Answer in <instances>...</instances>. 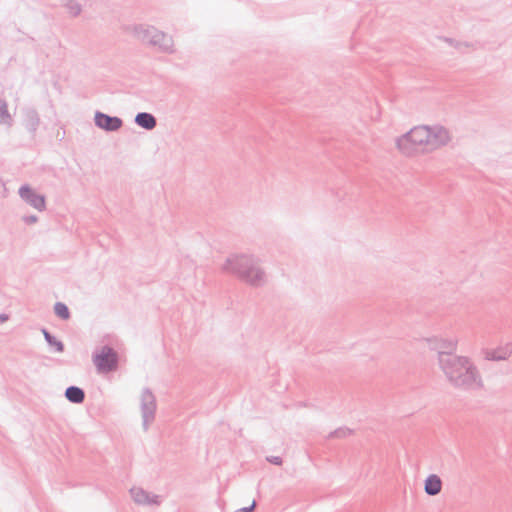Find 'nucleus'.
Here are the masks:
<instances>
[{"instance_id":"obj_4","label":"nucleus","mask_w":512,"mask_h":512,"mask_svg":"<svg viewBox=\"0 0 512 512\" xmlns=\"http://www.w3.org/2000/svg\"><path fill=\"white\" fill-rule=\"evenodd\" d=\"M471 363L472 360L469 357L455 353H442L437 357L438 367L448 382H451L453 378H459L458 373L461 371L467 372V366Z\"/></svg>"},{"instance_id":"obj_11","label":"nucleus","mask_w":512,"mask_h":512,"mask_svg":"<svg viewBox=\"0 0 512 512\" xmlns=\"http://www.w3.org/2000/svg\"><path fill=\"white\" fill-rule=\"evenodd\" d=\"M19 197L29 206L33 207L39 212L46 209L45 196L37 193L28 184L22 185L18 190Z\"/></svg>"},{"instance_id":"obj_8","label":"nucleus","mask_w":512,"mask_h":512,"mask_svg":"<svg viewBox=\"0 0 512 512\" xmlns=\"http://www.w3.org/2000/svg\"><path fill=\"white\" fill-rule=\"evenodd\" d=\"M430 350L437 351V357L442 353H454L458 339L450 335H434L424 339Z\"/></svg>"},{"instance_id":"obj_17","label":"nucleus","mask_w":512,"mask_h":512,"mask_svg":"<svg viewBox=\"0 0 512 512\" xmlns=\"http://www.w3.org/2000/svg\"><path fill=\"white\" fill-rule=\"evenodd\" d=\"M13 123L14 119L9 112L7 101L4 98H0V125L11 127Z\"/></svg>"},{"instance_id":"obj_22","label":"nucleus","mask_w":512,"mask_h":512,"mask_svg":"<svg viewBox=\"0 0 512 512\" xmlns=\"http://www.w3.org/2000/svg\"><path fill=\"white\" fill-rule=\"evenodd\" d=\"M351 433H352V431L348 428H339V429L333 431L330 434V437L344 438V437H347L348 435H350Z\"/></svg>"},{"instance_id":"obj_25","label":"nucleus","mask_w":512,"mask_h":512,"mask_svg":"<svg viewBox=\"0 0 512 512\" xmlns=\"http://www.w3.org/2000/svg\"><path fill=\"white\" fill-rule=\"evenodd\" d=\"M9 319V316L7 314H0V324L6 322Z\"/></svg>"},{"instance_id":"obj_12","label":"nucleus","mask_w":512,"mask_h":512,"mask_svg":"<svg viewBox=\"0 0 512 512\" xmlns=\"http://www.w3.org/2000/svg\"><path fill=\"white\" fill-rule=\"evenodd\" d=\"M94 122L98 128L106 132L118 131L123 126L121 118L117 116H110L100 111L95 112Z\"/></svg>"},{"instance_id":"obj_21","label":"nucleus","mask_w":512,"mask_h":512,"mask_svg":"<svg viewBox=\"0 0 512 512\" xmlns=\"http://www.w3.org/2000/svg\"><path fill=\"white\" fill-rule=\"evenodd\" d=\"M54 313L63 320H67L70 317V312L67 305L62 302H57L54 305Z\"/></svg>"},{"instance_id":"obj_24","label":"nucleus","mask_w":512,"mask_h":512,"mask_svg":"<svg viewBox=\"0 0 512 512\" xmlns=\"http://www.w3.org/2000/svg\"><path fill=\"white\" fill-rule=\"evenodd\" d=\"M23 221L27 224H34L38 221V217L35 215L25 216L23 217Z\"/></svg>"},{"instance_id":"obj_15","label":"nucleus","mask_w":512,"mask_h":512,"mask_svg":"<svg viewBox=\"0 0 512 512\" xmlns=\"http://www.w3.org/2000/svg\"><path fill=\"white\" fill-rule=\"evenodd\" d=\"M135 123L146 130H153L157 125V120L151 113L139 112L134 119Z\"/></svg>"},{"instance_id":"obj_10","label":"nucleus","mask_w":512,"mask_h":512,"mask_svg":"<svg viewBox=\"0 0 512 512\" xmlns=\"http://www.w3.org/2000/svg\"><path fill=\"white\" fill-rule=\"evenodd\" d=\"M21 125L31 135H35L41 124V117L38 110L31 105H26L21 108Z\"/></svg>"},{"instance_id":"obj_20","label":"nucleus","mask_w":512,"mask_h":512,"mask_svg":"<svg viewBox=\"0 0 512 512\" xmlns=\"http://www.w3.org/2000/svg\"><path fill=\"white\" fill-rule=\"evenodd\" d=\"M42 333L44 335V338L46 342L51 346L54 347L55 350L59 353L64 351V344L56 339L51 333H49L46 329L42 330Z\"/></svg>"},{"instance_id":"obj_14","label":"nucleus","mask_w":512,"mask_h":512,"mask_svg":"<svg viewBox=\"0 0 512 512\" xmlns=\"http://www.w3.org/2000/svg\"><path fill=\"white\" fill-rule=\"evenodd\" d=\"M442 480L436 474H430L424 482V491L429 496H436L441 492Z\"/></svg>"},{"instance_id":"obj_16","label":"nucleus","mask_w":512,"mask_h":512,"mask_svg":"<svg viewBox=\"0 0 512 512\" xmlns=\"http://www.w3.org/2000/svg\"><path fill=\"white\" fill-rule=\"evenodd\" d=\"M65 397L74 404H80L85 399V393L83 389L77 386H69L65 391Z\"/></svg>"},{"instance_id":"obj_9","label":"nucleus","mask_w":512,"mask_h":512,"mask_svg":"<svg viewBox=\"0 0 512 512\" xmlns=\"http://www.w3.org/2000/svg\"><path fill=\"white\" fill-rule=\"evenodd\" d=\"M480 355L486 361H507L512 356V343H503L494 348L482 347L480 350Z\"/></svg>"},{"instance_id":"obj_6","label":"nucleus","mask_w":512,"mask_h":512,"mask_svg":"<svg viewBox=\"0 0 512 512\" xmlns=\"http://www.w3.org/2000/svg\"><path fill=\"white\" fill-rule=\"evenodd\" d=\"M459 378H453L451 382H449L452 386L464 390H478L483 387V380L481 374L476 367V365L472 362L467 366V372L465 370L458 373Z\"/></svg>"},{"instance_id":"obj_7","label":"nucleus","mask_w":512,"mask_h":512,"mask_svg":"<svg viewBox=\"0 0 512 512\" xmlns=\"http://www.w3.org/2000/svg\"><path fill=\"white\" fill-rule=\"evenodd\" d=\"M92 360L98 372L101 373L114 371L118 366V355L109 346H102L96 350L93 353Z\"/></svg>"},{"instance_id":"obj_19","label":"nucleus","mask_w":512,"mask_h":512,"mask_svg":"<svg viewBox=\"0 0 512 512\" xmlns=\"http://www.w3.org/2000/svg\"><path fill=\"white\" fill-rule=\"evenodd\" d=\"M439 39L444 41L450 47H453L454 49H456L459 52H464L466 49L472 47V44H470L468 42L457 41V40H455L453 38L439 37Z\"/></svg>"},{"instance_id":"obj_2","label":"nucleus","mask_w":512,"mask_h":512,"mask_svg":"<svg viewBox=\"0 0 512 512\" xmlns=\"http://www.w3.org/2000/svg\"><path fill=\"white\" fill-rule=\"evenodd\" d=\"M221 269L224 273L234 275L252 287H261L267 282V276L261 267L260 259L252 254H231L225 259Z\"/></svg>"},{"instance_id":"obj_3","label":"nucleus","mask_w":512,"mask_h":512,"mask_svg":"<svg viewBox=\"0 0 512 512\" xmlns=\"http://www.w3.org/2000/svg\"><path fill=\"white\" fill-rule=\"evenodd\" d=\"M124 31L137 40L156 47L160 52L173 54L175 52L173 37L157 27L146 24H129Z\"/></svg>"},{"instance_id":"obj_23","label":"nucleus","mask_w":512,"mask_h":512,"mask_svg":"<svg viewBox=\"0 0 512 512\" xmlns=\"http://www.w3.org/2000/svg\"><path fill=\"white\" fill-rule=\"evenodd\" d=\"M266 460L268 462H270L271 464L278 465V466L282 465V462H283L281 457H279V456H268L266 458Z\"/></svg>"},{"instance_id":"obj_1","label":"nucleus","mask_w":512,"mask_h":512,"mask_svg":"<svg viewBox=\"0 0 512 512\" xmlns=\"http://www.w3.org/2000/svg\"><path fill=\"white\" fill-rule=\"evenodd\" d=\"M452 140L450 131L441 125H422L412 128L396 140L399 151L406 156H413L418 152L430 153L444 146Z\"/></svg>"},{"instance_id":"obj_18","label":"nucleus","mask_w":512,"mask_h":512,"mask_svg":"<svg viewBox=\"0 0 512 512\" xmlns=\"http://www.w3.org/2000/svg\"><path fill=\"white\" fill-rule=\"evenodd\" d=\"M54 4L65 7L73 17L78 16L82 11L81 5L76 0H57Z\"/></svg>"},{"instance_id":"obj_5","label":"nucleus","mask_w":512,"mask_h":512,"mask_svg":"<svg viewBox=\"0 0 512 512\" xmlns=\"http://www.w3.org/2000/svg\"><path fill=\"white\" fill-rule=\"evenodd\" d=\"M139 409L142 420V428L148 431L156 418L157 400L150 388H143L139 394Z\"/></svg>"},{"instance_id":"obj_13","label":"nucleus","mask_w":512,"mask_h":512,"mask_svg":"<svg viewBox=\"0 0 512 512\" xmlns=\"http://www.w3.org/2000/svg\"><path fill=\"white\" fill-rule=\"evenodd\" d=\"M130 495L137 505L159 506L162 502L161 496L149 493L141 487H132Z\"/></svg>"}]
</instances>
